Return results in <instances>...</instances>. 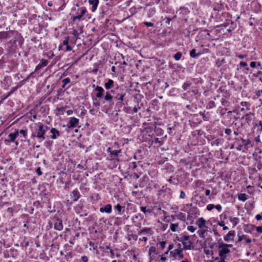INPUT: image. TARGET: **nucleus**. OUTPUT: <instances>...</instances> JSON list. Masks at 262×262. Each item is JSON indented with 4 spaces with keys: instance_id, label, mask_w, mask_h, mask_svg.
I'll return each instance as SVG.
<instances>
[{
    "instance_id": "1",
    "label": "nucleus",
    "mask_w": 262,
    "mask_h": 262,
    "mask_svg": "<svg viewBox=\"0 0 262 262\" xmlns=\"http://www.w3.org/2000/svg\"><path fill=\"white\" fill-rule=\"evenodd\" d=\"M111 92L113 95L114 100L118 101L116 103V106L122 107L125 105V96L126 95V90L121 86H117L111 90Z\"/></svg>"
},
{
    "instance_id": "2",
    "label": "nucleus",
    "mask_w": 262,
    "mask_h": 262,
    "mask_svg": "<svg viewBox=\"0 0 262 262\" xmlns=\"http://www.w3.org/2000/svg\"><path fill=\"white\" fill-rule=\"evenodd\" d=\"M49 129V127L40 123L38 125L36 131L32 133L31 137V138L36 137L43 141L45 139V134Z\"/></svg>"
},
{
    "instance_id": "3",
    "label": "nucleus",
    "mask_w": 262,
    "mask_h": 262,
    "mask_svg": "<svg viewBox=\"0 0 262 262\" xmlns=\"http://www.w3.org/2000/svg\"><path fill=\"white\" fill-rule=\"evenodd\" d=\"M76 39H70V36H65L62 41V45L59 46V49L63 50L64 52H70L72 50V46L76 44Z\"/></svg>"
},
{
    "instance_id": "4",
    "label": "nucleus",
    "mask_w": 262,
    "mask_h": 262,
    "mask_svg": "<svg viewBox=\"0 0 262 262\" xmlns=\"http://www.w3.org/2000/svg\"><path fill=\"white\" fill-rule=\"evenodd\" d=\"M81 18L82 17H73L72 22H71V23H72V26H73V29L72 33V35L74 37L73 39H77L79 34L81 33V27L79 26L77 27V28H76V27L75 26V24H78V22H80V20H81Z\"/></svg>"
},
{
    "instance_id": "5",
    "label": "nucleus",
    "mask_w": 262,
    "mask_h": 262,
    "mask_svg": "<svg viewBox=\"0 0 262 262\" xmlns=\"http://www.w3.org/2000/svg\"><path fill=\"white\" fill-rule=\"evenodd\" d=\"M18 136V129H15L14 132L10 133L8 135V138L4 140L5 144L9 145L12 142H14L15 145L17 146L19 142L16 141V139Z\"/></svg>"
},
{
    "instance_id": "6",
    "label": "nucleus",
    "mask_w": 262,
    "mask_h": 262,
    "mask_svg": "<svg viewBox=\"0 0 262 262\" xmlns=\"http://www.w3.org/2000/svg\"><path fill=\"white\" fill-rule=\"evenodd\" d=\"M232 245L230 244H221L219 246V256L220 257H227L226 254L230 252V250L228 249V247H232Z\"/></svg>"
},
{
    "instance_id": "7",
    "label": "nucleus",
    "mask_w": 262,
    "mask_h": 262,
    "mask_svg": "<svg viewBox=\"0 0 262 262\" xmlns=\"http://www.w3.org/2000/svg\"><path fill=\"white\" fill-rule=\"evenodd\" d=\"M178 246L179 248L171 251L170 253L176 258L179 259H182L184 258V254L182 253L183 249L181 247V245L180 244H179Z\"/></svg>"
},
{
    "instance_id": "8",
    "label": "nucleus",
    "mask_w": 262,
    "mask_h": 262,
    "mask_svg": "<svg viewBox=\"0 0 262 262\" xmlns=\"http://www.w3.org/2000/svg\"><path fill=\"white\" fill-rule=\"evenodd\" d=\"M79 122V120L78 118L72 117L70 118L68 122V127L69 128H73L76 127Z\"/></svg>"
},
{
    "instance_id": "9",
    "label": "nucleus",
    "mask_w": 262,
    "mask_h": 262,
    "mask_svg": "<svg viewBox=\"0 0 262 262\" xmlns=\"http://www.w3.org/2000/svg\"><path fill=\"white\" fill-rule=\"evenodd\" d=\"M54 228L56 230L61 231L63 229L62 221L58 218H55V223Z\"/></svg>"
},
{
    "instance_id": "10",
    "label": "nucleus",
    "mask_w": 262,
    "mask_h": 262,
    "mask_svg": "<svg viewBox=\"0 0 262 262\" xmlns=\"http://www.w3.org/2000/svg\"><path fill=\"white\" fill-rule=\"evenodd\" d=\"M254 116V114L251 112H249L245 114L242 117V119H245V121L249 124L251 121L253 120Z\"/></svg>"
},
{
    "instance_id": "11",
    "label": "nucleus",
    "mask_w": 262,
    "mask_h": 262,
    "mask_svg": "<svg viewBox=\"0 0 262 262\" xmlns=\"http://www.w3.org/2000/svg\"><path fill=\"white\" fill-rule=\"evenodd\" d=\"M99 211L101 213L105 212L107 214H110L112 212V206L111 204H106L100 207Z\"/></svg>"
},
{
    "instance_id": "12",
    "label": "nucleus",
    "mask_w": 262,
    "mask_h": 262,
    "mask_svg": "<svg viewBox=\"0 0 262 262\" xmlns=\"http://www.w3.org/2000/svg\"><path fill=\"white\" fill-rule=\"evenodd\" d=\"M104 101L106 102H108L112 104L113 102V95L110 91H107L105 93L104 97Z\"/></svg>"
},
{
    "instance_id": "13",
    "label": "nucleus",
    "mask_w": 262,
    "mask_h": 262,
    "mask_svg": "<svg viewBox=\"0 0 262 262\" xmlns=\"http://www.w3.org/2000/svg\"><path fill=\"white\" fill-rule=\"evenodd\" d=\"M70 195L71 197L73 199L74 202L77 201L81 196L78 189H75L73 190Z\"/></svg>"
},
{
    "instance_id": "14",
    "label": "nucleus",
    "mask_w": 262,
    "mask_h": 262,
    "mask_svg": "<svg viewBox=\"0 0 262 262\" xmlns=\"http://www.w3.org/2000/svg\"><path fill=\"white\" fill-rule=\"evenodd\" d=\"M48 64V60L47 59H42L40 60V63L37 65L35 69V72H37L40 69H41L42 67H46Z\"/></svg>"
},
{
    "instance_id": "15",
    "label": "nucleus",
    "mask_w": 262,
    "mask_h": 262,
    "mask_svg": "<svg viewBox=\"0 0 262 262\" xmlns=\"http://www.w3.org/2000/svg\"><path fill=\"white\" fill-rule=\"evenodd\" d=\"M50 133L52 134L50 138L53 140L57 139L58 137L60 136L59 131L55 128H52L50 129Z\"/></svg>"
},
{
    "instance_id": "16",
    "label": "nucleus",
    "mask_w": 262,
    "mask_h": 262,
    "mask_svg": "<svg viewBox=\"0 0 262 262\" xmlns=\"http://www.w3.org/2000/svg\"><path fill=\"white\" fill-rule=\"evenodd\" d=\"M235 235V232L234 230L230 231L226 235H225L224 237V239L226 242H229L230 241H232L233 239V237Z\"/></svg>"
},
{
    "instance_id": "17",
    "label": "nucleus",
    "mask_w": 262,
    "mask_h": 262,
    "mask_svg": "<svg viewBox=\"0 0 262 262\" xmlns=\"http://www.w3.org/2000/svg\"><path fill=\"white\" fill-rule=\"evenodd\" d=\"M189 12L190 11L187 8L181 7L176 12V13L178 15H187Z\"/></svg>"
},
{
    "instance_id": "18",
    "label": "nucleus",
    "mask_w": 262,
    "mask_h": 262,
    "mask_svg": "<svg viewBox=\"0 0 262 262\" xmlns=\"http://www.w3.org/2000/svg\"><path fill=\"white\" fill-rule=\"evenodd\" d=\"M196 225L198 226L200 229L207 227L206 226V221L203 218H199L195 222Z\"/></svg>"
},
{
    "instance_id": "19",
    "label": "nucleus",
    "mask_w": 262,
    "mask_h": 262,
    "mask_svg": "<svg viewBox=\"0 0 262 262\" xmlns=\"http://www.w3.org/2000/svg\"><path fill=\"white\" fill-rule=\"evenodd\" d=\"M95 91H97V93L96 94V96L98 98H102L104 92V90L103 88L98 85L96 86Z\"/></svg>"
},
{
    "instance_id": "20",
    "label": "nucleus",
    "mask_w": 262,
    "mask_h": 262,
    "mask_svg": "<svg viewBox=\"0 0 262 262\" xmlns=\"http://www.w3.org/2000/svg\"><path fill=\"white\" fill-rule=\"evenodd\" d=\"M89 3L91 6V10L92 12H95L97 9L99 4V0H89Z\"/></svg>"
},
{
    "instance_id": "21",
    "label": "nucleus",
    "mask_w": 262,
    "mask_h": 262,
    "mask_svg": "<svg viewBox=\"0 0 262 262\" xmlns=\"http://www.w3.org/2000/svg\"><path fill=\"white\" fill-rule=\"evenodd\" d=\"M114 82L112 79H108L107 82L104 83V88L106 90H110L114 87Z\"/></svg>"
},
{
    "instance_id": "22",
    "label": "nucleus",
    "mask_w": 262,
    "mask_h": 262,
    "mask_svg": "<svg viewBox=\"0 0 262 262\" xmlns=\"http://www.w3.org/2000/svg\"><path fill=\"white\" fill-rule=\"evenodd\" d=\"M184 247L183 250H190L192 249V242L190 241H186L182 243Z\"/></svg>"
},
{
    "instance_id": "23",
    "label": "nucleus",
    "mask_w": 262,
    "mask_h": 262,
    "mask_svg": "<svg viewBox=\"0 0 262 262\" xmlns=\"http://www.w3.org/2000/svg\"><path fill=\"white\" fill-rule=\"evenodd\" d=\"M207 229H200L197 231V234L199 235L201 238H205L207 235Z\"/></svg>"
},
{
    "instance_id": "24",
    "label": "nucleus",
    "mask_w": 262,
    "mask_h": 262,
    "mask_svg": "<svg viewBox=\"0 0 262 262\" xmlns=\"http://www.w3.org/2000/svg\"><path fill=\"white\" fill-rule=\"evenodd\" d=\"M121 150H114L111 151L110 157L111 160H114L121 152Z\"/></svg>"
},
{
    "instance_id": "25",
    "label": "nucleus",
    "mask_w": 262,
    "mask_h": 262,
    "mask_svg": "<svg viewBox=\"0 0 262 262\" xmlns=\"http://www.w3.org/2000/svg\"><path fill=\"white\" fill-rule=\"evenodd\" d=\"M201 53H196V50L195 49H192L190 51V56L193 58H197L201 55Z\"/></svg>"
},
{
    "instance_id": "26",
    "label": "nucleus",
    "mask_w": 262,
    "mask_h": 262,
    "mask_svg": "<svg viewBox=\"0 0 262 262\" xmlns=\"http://www.w3.org/2000/svg\"><path fill=\"white\" fill-rule=\"evenodd\" d=\"M176 218L181 221H185L186 214L182 212H179L176 215Z\"/></svg>"
},
{
    "instance_id": "27",
    "label": "nucleus",
    "mask_w": 262,
    "mask_h": 262,
    "mask_svg": "<svg viewBox=\"0 0 262 262\" xmlns=\"http://www.w3.org/2000/svg\"><path fill=\"white\" fill-rule=\"evenodd\" d=\"M78 15L76 16H83L87 12L85 7H81L78 9Z\"/></svg>"
},
{
    "instance_id": "28",
    "label": "nucleus",
    "mask_w": 262,
    "mask_h": 262,
    "mask_svg": "<svg viewBox=\"0 0 262 262\" xmlns=\"http://www.w3.org/2000/svg\"><path fill=\"white\" fill-rule=\"evenodd\" d=\"M18 135L20 134V137H23L25 139L27 138L28 135V130L27 129H22L20 130L18 129Z\"/></svg>"
},
{
    "instance_id": "29",
    "label": "nucleus",
    "mask_w": 262,
    "mask_h": 262,
    "mask_svg": "<svg viewBox=\"0 0 262 262\" xmlns=\"http://www.w3.org/2000/svg\"><path fill=\"white\" fill-rule=\"evenodd\" d=\"M221 104L224 107V108H228V110L230 106V102L227 101L226 98H222L221 99Z\"/></svg>"
},
{
    "instance_id": "30",
    "label": "nucleus",
    "mask_w": 262,
    "mask_h": 262,
    "mask_svg": "<svg viewBox=\"0 0 262 262\" xmlns=\"http://www.w3.org/2000/svg\"><path fill=\"white\" fill-rule=\"evenodd\" d=\"M230 222L233 224V227H235L236 225H237L239 223V219L238 217H231L230 216L229 217Z\"/></svg>"
},
{
    "instance_id": "31",
    "label": "nucleus",
    "mask_w": 262,
    "mask_h": 262,
    "mask_svg": "<svg viewBox=\"0 0 262 262\" xmlns=\"http://www.w3.org/2000/svg\"><path fill=\"white\" fill-rule=\"evenodd\" d=\"M8 36V33L6 31L0 32V42L7 38Z\"/></svg>"
},
{
    "instance_id": "32",
    "label": "nucleus",
    "mask_w": 262,
    "mask_h": 262,
    "mask_svg": "<svg viewBox=\"0 0 262 262\" xmlns=\"http://www.w3.org/2000/svg\"><path fill=\"white\" fill-rule=\"evenodd\" d=\"M140 210L143 212L144 214H146L147 213H150L152 212V209L150 208H146V207L145 206H141L140 207Z\"/></svg>"
},
{
    "instance_id": "33",
    "label": "nucleus",
    "mask_w": 262,
    "mask_h": 262,
    "mask_svg": "<svg viewBox=\"0 0 262 262\" xmlns=\"http://www.w3.org/2000/svg\"><path fill=\"white\" fill-rule=\"evenodd\" d=\"M71 82V79L70 78L67 77L62 80V85L61 86L62 89H64L67 84Z\"/></svg>"
},
{
    "instance_id": "34",
    "label": "nucleus",
    "mask_w": 262,
    "mask_h": 262,
    "mask_svg": "<svg viewBox=\"0 0 262 262\" xmlns=\"http://www.w3.org/2000/svg\"><path fill=\"white\" fill-rule=\"evenodd\" d=\"M179 224H171L170 225V229L172 232H176L178 230L179 228Z\"/></svg>"
},
{
    "instance_id": "35",
    "label": "nucleus",
    "mask_w": 262,
    "mask_h": 262,
    "mask_svg": "<svg viewBox=\"0 0 262 262\" xmlns=\"http://www.w3.org/2000/svg\"><path fill=\"white\" fill-rule=\"evenodd\" d=\"M254 128L256 129L258 131L262 130V122L261 121H259L257 123H255L254 124Z\"/></svg>"
},
{
    "instance_id": "36",
    "label": "nucleus",
    "mask_w": 262,
    "mask_h": 262,
    "mask_svg": "<svg viewBox=\"0 0 262 262\" xmlns=\"http://www.w3.org/2000/svg\"><path fill=\"white\" fill-rule=\"evenodd\" d=\"M221 142V140L219 138L213 139L212 141L210 142V144L212 146H218Z\"/></svg>"
},
{
    "instance_id": "37",
    "label": "nucleus",
    "mask_w": 262,
    "mask_h": 262,
    "mask_svg": "<svg viewBox=\"0 0 262 262\" xmlns=\"http://www.w3.org/2000/svg\"><path fill=\"white\" fill-rule=\"evenodd\" d=\"M142 106V104H139V102H138L137 105L132 108L133 114L137 113Z\"/></svg>"
},
{
    "instance_id": "38",
    "label": "nucleus",
    "mask_w": 262,
    "mask_h": 262,
    "mask_svg": "<svg viewBox=\"0 0 262 262\" xmlns=\"http://www.w3.org/2000/svg\"><path fill=\"white\" fill-rule=\"evenodd\" d=\"M155 132L157 136H161L163 135L164 131L160 128L155 127Z\"/></svg>"
},
{
    "instance_id": "39",
    "label": "nucleus",
    "mask_w": 262,
    "mask_h": 262,
    "mask_svg": "<svg viewBox=\"0 0 262 262\" xmlns=\"http://www.w3.org/2000/svg\"><path fill=\"white\" fill-rule=\"evenodd\" d=\"M148 16H152L155 14L156 9L155 8H149L148 10Z\"/></svg>"
},
{
    "instance_id": "40",
    "label": "nucleus",
    "mask_w": 262,
    "mask_h": 262,
    "mask_svg": "<svg viewBox=\"0 0 262 262\" xmlns=\"http://www.w3.org/2000/svg\"><path fill=\"white\" fill-rule=\"evenodd\" d=\"M238 199L240 201L245 202L247 199V195L245 193H241L238 195Z\"/></svg>"
},
{
    "instance_id": "41",
    "label": "nucleus",
    "mask_w": 262,
    "mask_h": 262,
    "mask_svg": "<svg viewBox=\"0 0 262 262\" xmlns=\"http://www.w3.org/2000/svg\"><path fill=\"white\" fill-rule=\"evenodd\" d=\"M216 107V104L215 102L213 101H209L207 105V108L212 109Z\"/></svg>"
},
{
    "instance_id": "42",
    "label": "nucleus",
    "mask_w": 262,
    "mask_h": 262,
    "mask_svg": "<svg viewBox=\"0 0 262 262\" xmlns=\"http://www.w3.org/2000/svg\"><path fill=\"white\" fill-rule=\"evenodd\" d=\"M82 205L81 204L77 205L74 208L75 212L77 213H79L82 210Z\"/></svg>"
},
{
    "instance_id": "43",
    "label": "nucleus",
    "mask_w": 262,
    "mask_h": 262,
    "mask_svg": "<svg viewBox=\"0 0 262 262\" xmlns=\"http://www.w3.org/2000/svg\"><path fill=\"white\" fill-rule=\"evenodd\" d=\"M241 139L242 141V145L245 146H248V145L250 144L251 143V141L250 139L245 140L243 138H241Z\"/></svg>"
},
{
    "instance_id": "44",
    "label": "nucleus",
    "mask_w": 262,
    "mask_h": 262,
    "mask_svg": "<svg viewBox=\"0 0 262 262\" xmlns=\"http://www.w3.org/2000/svg\"><path fill=\"white\" fill-rule=\"evenodd\" d=\"M228 110V108H224L222 107H219L217 109V112H219L222 116L225 114L226 111Z\"/></svg>"
},
{
    "instance_id": "45",
    "label": "nucleus",
    "mask_w": 262,
    "mask_h": 262,
    "mask_svg": "<svg viewBox=\"0 0 262 262\" xmlns=\"http://www.w3.org/2000/svg\"><path fill=\"white\" fill-rule=\"evenodd\" d=\"M124 206L122 207L120 204H118L114 207V208L118 211V214H120L122 211V209L124 208Z\"/></svg>"
},
{
    "instance_id": "46",
    "label": "nucleus",
    "mask_w": 262,
    "mask_h": 262,
    "mask_svg": "<svg viewBox=\"0 0 262 262\" xmlns=\"http://www.w3.org/2000/svg\"><path fill=\"white\" fill-rule=\"evenodd\" d=\"M189 239V236L187 235H184L181 237L180 241L182 242L183 243L185 242L188 241Z\"/></svg>"
},
{
    "instance_id": "47",
    "label": "nucleus",
    "mask_w": 262,
    "mask_h": 262,
    "mask_svg": "<svg viewBox=\"0 0 262 262\" xmlns=\"http://www.w3.org/2000/svg\"><path fill=\"white\" fill-rule=\"evenodd\" d=\"M123 111L125 113H128V114H133L132 107L128 106V107H124L123 108Z\"/></svg>"
},
{
    "instance_id": "48",
    "label": "nucleus",
    "mask_w": 262,
    "mask_h": 262,
    "mask_svg": "<svg viewBox=\"0 0 262 262\" xmlns=\"http://www.w3.org/2000/svg\"><path fill=\"white\" fill-rule=\"evenodd\" d=\"M182 55V53L180 52H178L174 55L173 58L176 60L178 61L181 59Z\"/></svg>"
},
{
    "instance_id": "49",
    "label": "nucleus",
    "mask_w": 262,
    "mask_h": 262,
    "mask_svg": "<svg viewBox=\"0 0 262 262\" xmlns=\"http://www.w3.org/2000/svg\"><path fill=\"white\" fill-rule=\"evenodd\" d=\"M151 230L149 228H143L140 233H150Z\"/></svg>"
},
{
    "instance_id": "50",
    "label": "nucleus",
    "mask_w": 262,
    "mask_h": 262,
    "mask_svg": "<svg viewBox=\"0 0 262 262\" xmlns=\"http://www.w3.org/2000/svg\"><path fill=\"white\" fill-rule=\"evenodd\" d=\"M192 213L194 214V215L196 216L199 215H200V211L199 209H197V208H192L191 209Z\"/></svg>"
},
{
    "instance_id": "51",
    "label": "nucleus",
    "mask_w": 262,
    "mask_h": 262,
    "mask_svg": "<svg viewBox=\"0 0 262 262\" xmlns=\"http://www.w3.org/2000/svg\"><path fill=\"white\" fill-rule=\"evenodd\" d=\"M190 83L187 81V82H185L183 84L182 87L184 91H187L188 90V88L190 86Z\"/></svg>"
},
{
    "instance_id": "52",
    "label": "nucleus",
    "mask_w": 262,
    "mask_h": 262,
    "mask_svg": "<svg viewBox=\"0 0 262 262\" xmlns=\"http://www.w3.org/2000/svg\"><path fill=\"white\" fill-rule=\"evenodd\" d=\"M89 245L94 250H96L97 249V246L95 244V243L91 241L89 242Z\"/></svg>"
},
{
    "instance_id": "53",
    "label": "nucleus",
    "mask_w": 262,
    "mask_h": 262,
    "mask_svg": "<svg viewBox=\"0 0 262 262\" xmlns=\"http://www.w3.org/2000/svg\"><path fill=\"white\" fill-rule=\"evenodd\" d=\"M257 168L258 169L262 168V157H259L258 158Z\"/></svg>"
},
{
    "instance_id": "54",
    "label": "nucleus",
    "mask_w": 262,
    "mask_h": 262,
    "mask_svg": "<svg viewBox=\"0 0 262 262\" xmlns=\"http://www.w3.org/2000/svg\"><path fill=\"white\" fill-rule=\"evenodd\" d=\"M161 191L163 192H169L171 189L167 187L166 186H164L162 187Z\"/></svg>"
},
{
    "instance_id": "55",
    "label": "nucleus",
    "mask_w": 262,
    "mask_h": 262,
    "mask_svg": "<svg viewBox=\"0 0 262 262\" xmlns=\"http://www.w3.org/2000/svg\"><path fill=\"white\" fill-rule=\"evenodd\" d=\"M232 130L230 128H225V133L228 136H231L232 135Z\"/></svg>"
},
{
    "instance_id": "56",
    "label": "nucleus",
    "mask_w": 262,
    "mask_h": 262,
    "mask_svg": "<svg viewBox=\"0 0 262 262\" xmlns=\"http://www.w3.org/2000/svg\"><path fill=\"white\" fill-rule=\"evenodd\" d=\"M156 252V249L155 247L151 246L149 249V255H151L152 253H155Z\"/></svg>"
},
{
    "instance_id": "57",
    "label": "nucleus",
    "mask_w": 262,
    "mask_h": 262,
    "mask_svg": "<svg viewBox=\"0 0 262 262\" xmlns=\"http://www.w3.org/2000/svg\"><path fill=\"white\" fill-rule=\"evenodd\" d=\"M239 65L241 66H242V67H246V70L247 71H249V68L247 67L248 64H247V63L246 62L241 61L239 63Z\"/></svg>"
},
{
    "instance_id": "58",
    "label": "nucleus",
    "mask_w": 262,
    "mask_h": 262,
    "mask_svg": "<svg viewBox=\"0 0 262 262\" xmlns=\"http://www.w3.org/2000/svg\"><path fill=\"white\" fill-rule=\"evenodd\" d=\"M214 207H215V205H213V204H208L207 207H206V209L208 210V211H211L212 210L213 208H214Z\"/></svg>"
},
{
    "instance_id": "59",
    "label": "nucleus",
    "mask_w": 262,
    "mask_h": 262,
    "mask_svg": "<svg viewBox=\"0 0 262 262\" xmlns=\"http://www.w3.org/2000/svg\"><path fill=\"white\" fill-rule=\"evenodd\" d=\"M187 229L190 232L193 233L196 230V228H194L193 226H189L187 227Z\"/></svg>"
},
{
    "instance_id": "60",
    "label": "nucleus",
    "mask_w": 262,
    "mask_h": 262,
    "mask_svg": "<svg viewBox=\"0 0 262 262\" xmlns=\"http://www.w3.org/2000/svg\"><path fill=\"white\" fill-rule=\"evenodd\" d=\"M205 17H200L201 20H199L200 21L201 24L204 26L207 24V23L206 20H204Z\"/></svg>"
},
{
    "instance_id": "61",
    "label": "nucleus",
    "mask_w": 262,
    "mask_h": 262,
    "mask_svg": "<svg viewBox=\"0 0 262 262\" xmlns=\"http://www.w3.org/2000/svg\"><path fill=\"white\" fill-rule=\"evenodd\" d=\"M36 172L39 176H41L42 174L40 167H37V169H36Z\"/></svg>"
},
{
    "instance_id": "62",
    "label": "nucleus",
    "mask_w": 262,
    "mask_h": 262,
    "mask_svg": "<svg viewBox=\"0 0 262 262\" xmlns=\"http://www.w3.org/2000/svg\"><path fill=\"white\" fill-rule=\"evenodd\" d=\"M143 23L147 27H153L154 26V24L151 22L144 21Z\"/></svg>"
},
{
    "instance_id": "63",
    "label": "nucleus",
    "mask_w": 262,
    "mask_h": 262,
    "mask_svg": "<svg viewBox=\"0 0 262 262\" xmlns=\"http://www.w3.org/2000/svg\"><path fill=\"white\" fill-rule=\"evenodd\" d=\"M81 260L83 262H88V257L85 255L82 256L81 257Z\"/></svg>"
},
{
    "instance_id": "64",
    "label": "nucleus",
    "mask_w": 262,
    "mask_h": 262,
    "mask_svg": "<svg viewBox=\"0 0 262 262\" xmlns=\"http://www.w3.org/2000/svg\"><path fill=\"white\" fill-rule=\"evenodd\" d=\"M256 230L258 233H262V226L257 227Z\"/></svg>"
}]
</instances>
